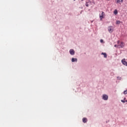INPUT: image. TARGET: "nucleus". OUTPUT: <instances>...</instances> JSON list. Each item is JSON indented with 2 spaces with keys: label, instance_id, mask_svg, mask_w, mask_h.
<instances>
[{
  "label": "nucleus",
  "instance_id": "obj_11",
  "mask_svg": "<svg viewBox=\"0 0 127 127\" xmlns=\"http://www.w3.org/2000/svg\"><path fill=\"white\" fill-rule=\"evenodd\" d=\"M114 14H116V15L118 14V10H115L114 11Z\"/></svg>",
  "mask_w": 127,
  "mask_h": 127
},
{
  "label": "nucleus",
  "instance_id": "obj_17",
  "mask_svg": "<svg viewBox=\"0 0 127 127\" xmlns=\"http://www.w3.org/2000/svg\"><path fill=\"white\" fill-rule=\"evenodd\" d=\"M126 102H127V100H126Z\"/></svg>",
  "mask_w": 127,
  "mask_h": 127
},
{
  "label": "nucleus",
  "instance_id": "obj_12",
  "mask_svg": "<svg viewBox=\"0 0 127 127\" xmlns=\"http://www.w3.org/2000/svg\"><path fill=\"white\" fill-rule=\"evenodd\" d=\"M121 23V21L118 20L116 21V24H120Z\"/></svg>",
  "mask_w": 127,
  "mask_h": 127
},
{
  "label": "nucleus",
  "instance_id": "obj_1",
  "mask_svg": "<svg viewBox=\"0 0 127 127\" xmlns=\"http://www.w3.org/2000/svg\"><path fill=\"white\" fill-rule=\"evenodd\" d=\"M117 44H118V48H124V47H125V43L123 42H120V41H118Z\"/></svg>",
  "mask_w": 127,
  "mask_h": 127
},
{
  "label": "nucleus",
  "instance_id": "obj_3",
  "mask_svg": "<svg viewBox=\"0 0 127 127\" xmlns=\"http://www.w3.org/2000/svg\"><path fill=\"white\" fill-rule=\"evenodd\" d=\"M102 99L103 100H104L105 101H107L108 100V99H109V97L108 96V95H107L106 94H104L103 95Z\"/></svg>",
  "mask_w": 127,
  "mask_h": 127
},
{
  "label": "nucleus",
  "instance_id": "obj_5",
  "mask_svg": "<svg viewBox=\"0 0 127 127\" xmlns=\"http://www.w3.org/2000/svg\"><path fill=\"white\" fill-rule=\"evenodd\" d=\"M99 16H100V20H102V19H103V18H104V16H105V12H102L101 15H100Z\"/></svg>",
  "mask_w": 127,
  "mask_h": 127
},
{
  "label": "nucleus",
  "instance_id": "obj_16",
  "mask_svg": "<svg viewBox=\"0 0 127 127\" xmlns=\"http://www.w3.org/2000/svg\"><path fill=\"white\" fill-rule=\"evenodd\" d=\"M85 5L86 6H89V4H88V3H86Z\"/></svg>",
  "mask_w": 127,
  "mask_h": 127
},
{
  "label": "nucleus",
  "instance_id": "obj_4",
  "mask_svg": "<svg viewBox=\"0 0 127 127\" xmlns=\"http://www.w3.org/2000/svg\"><path fill=\"white\" fill-rule=\"evenodd\" d=\"M122 63L123 65L127 66V62L126 61V59H124L122 60Z\"/></svg>",
  "mask_w": 127,
  "mask_h": 127
},
{
  "label": "nucleus",
  "instance_id": "obj_10",
  "mask_svg": "<svg viewBox=\"0 0 127 127\" xmlns=\"http://www.w3.org/2000/svg\"><path fill=\"white\" fill-rule=\"evenodd\" d=\"M71 62H77V59L72 58L71 59Z\"/></svg>",
  "mask_w": 127,
  "mask_h": 127
},
{
  "label": "nucleus",
  "instance_id": "obj_6",
  "mask_svg": "<svg viewBox=\"0 0 127 127\" xmlns=\"http://www.w3.org/2000/svg\"><path fill=\"white\" fill-rule=\"evenodd\" d=\"M69 53L71 55H74L75 54V51L73 49H70L69 51Z\"/></svg>",
  "mask_w": 127,
  "mask_h": 127
},
{
  "label": "nucleus",
  "instance_id": "obj_9",
  "mask_svg": "<svg viewBox=\"0 0 127 127\" xmlns=\"http://www.w3.org/2000/svg\"><path fill=\"white\" fill-rule=\"evenodd\" d=\"M102 55H104L105 58H107V54L106 53H102Z\"/></svg>",
  "mask_w": 127,
  "mask_h": 127
},
{
  "label": "nucleus",
  "instance_id": "obj_14",
  "mask_svg": "<svg viewBox=\"0 0 127 127\" xmlns=\"http://www.w3.org/2000/svg\"><path fill=\"white\" fill-rule=\"evenodd\" d=\"M100 42H101V43H103V42H104V40H103L102 39H101Z\"/></svg>",
  "mask_w": 127,
  "mask_h": 127
},
{
  "label": "nucleus",
  "instance_id": "obj_15",
  "mask_svg": "<svg viewBox=\"0 0 127 127\" xmlns=\"http://www.w3.org/2000/svg\"><path fill=\"white\" fill-rule=\"evenodd\" d=\"M121 102H122V103H126V101L124 100H121Z\"/></svg>",
  "mask_w": 127,
  "mask_h": 127
},
{
  "label": "nucleus",
  "instance_id": "obj_7",
  "mask_svg": "<svg viewBox=\"0 0 127 127\" xmlns=\"http://www.w3.org/2000/svg\"><path fill=\"white\" fill-rule=\"evenodd\" d=\"M87 121L88 120H87V118H84L82 119L83 123H87Z\"/></svg>",
  "mask_w": 127,
  "mask_h": 127
},
{
  "label": "nucleus",
  "instance_id": "obj_2",
  "mask_svg": "<svg viewBox=\"0 0 127 127\" xmlns=\"http://www.w3.org/2000/svg\"><path fill=\"white\" fill-rule=\"evenodd\" d=\"M108 29L109 32H110V33H112V32H113V29H114V27L112 26H110L108 27Z\"/></svg>",
  "mask_w": 127,
  "mask_h": 127
},
{
  "label": "nucleus",
  "instance_id": "obj_13",
  "mask_svg": "<svg viewBox=\"0 0 127 127\" xmlns=\"http://www.w3.org/2000/svg\"><path fill=\"white\" fill-rule=\"evenodd\" d=\"M114 47H116V48H119V44L118 45H115Z\"/></svg>",
  "mask_w": 127,
  "mask_h": 127
},
{
  "label": "nucleus",
  "instance_id": "obj_8",
  "mask_svg": "<svg viewBox=\"0 0 127 127\" xmlns=\"http://www.w3.org/2000/svg\"><path fill=\"white\" fill-rule=\"evenodd\" d=\"M124 1L123 0H117V3H121V2H123Z\"/></svg>",
  "mask_w": 127,
  "mask_h": 127
}]
</instances>
